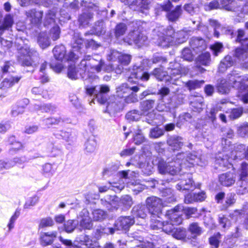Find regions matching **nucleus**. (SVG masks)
I'll use <instances>...</instances> for the list:
<instances>
[{
  "instance_id": "nucleus-1",
  "label": "nucleus",
  "mask_w": 248,
  "mask_h": 248,
  "mask_svg": "<svg viewBox=\"0 0 248 248\" xmlns=\"http://www.w3.org/2000/svg\"><path fill=\"white\" fill-rule=\"evenodd\" d=\"M248 81V76H241L238 74L232 72L229 74L226 79H222L217 84V90L222 94L228 93L232 88L236 89L240 87L242 82Z\"/></svg>"
},
{
  "instance_id": "nucleus-2",
  "label": "nucleus",
  "mask_w": 248,
  "mask_h": 248,
  "mask_svg": "<svg viewBox=\"0 0 248 248\" xmlns=\"http://www.w3.org/2000/svg\"><path fill=\"white\" fill-rule=\"evenodd\" d=\"M185 155L184 154H178L171 162L166 163L164 161H160L158 165V170L160 173H169L171 175L177 174L181 170L183 165L180 162L182 157L184 158Z\"/></svg>"
},
{
  "instance_id": "nucleus-3",
  "label": "nucleus",
  "mask_w": 248,
  "mask_h": 248,
  "mask_svg": "<svg viewBox=\"0 0 248 248\" xmlns=\"http://www.w3.org/2000/svg\"><path fill=\"white\" fill-rule=\"evenodd\" d=\"M96 58H92L90 56H85L80 62V68H83L85 72L95 73L101 71L104 62L100 57Z\"/></svg>"
},
{
  "instance_id": "nucleus-4",
  "label": "nucleus",
  "mask_w": 248,
  "mask_h": 248,
  "mask_svg": "<svg viewBox=\"0 0 248 248\" xmlns=\"http://www.w3.org/2000/svg\"><path fill=\"white\" fill-rule=\"evenodd\" d=\"M237 2L233 0H221L220 4L217 0H214L208 4L205 5V9L206 11L217 9H223L228 11L236 12L239 11Z\"/></svg>"
},
{
  "instance_id": "nucleus-5",
  "label": "nucleus",
  "mask_w": 248,
  "mask_h": 248,
  "mask_svg": "<svg viewBox=\"0 0 248 248\" xmlns=\"http://www.w3.org/2000/svg\"><path fill=\"white\" fill-rule=\"evenodd\" d=\"M237 185L238 194L243 195L248 192V164L246 163L241 165Z\"/></svg>"
},
{
  "instance_id": "nucleus-6",
  "label": "nucleus",
  "mask_w": 248,
  "mask_h": 248,
  "mask_svg": "<svg viewBox=\"0 0 248 248\" xmlns=\"http://www.w3.org/2000/svg\"><path fill=\"white\" fill-rule=\"evenodd\" d=\"M157 31L161 32L162 35L158 39V45L166 47L175 44L172 34H174V30L171 27H168L166 29L162 27L159 28Z\"/></svg>"
},
{
  "instance_id": "nucleus-7",
  "label": "nucleus",
  "mask_w": 248,
  "mask_h": 248,
  "mask_svg": "<svg viewBox=\"0 0 248 248\" xmlns=\"http://www.w3.org/2000/svg\"><path fill=\"white\" fill-rule=\"evenodd\" d=\"M146 205L149 213L152 216H156L157 218H160L162 214L163 203L162 200L156 197H151L146 199Z\"/></svg>"
},
{
  "instance_id": "nucleus-8",
  "label": "nucleus",
  "mask_w": 248,
  "mask_h": 248,
  "mask_svg": "<svg viewBox=\"0 0 248 248\" xmlns=\"http://www.w3.org/2000/svg\"><path fill=\"white\" fill-rule=\"evenodd\" d=\"M124 40L129 45L135 44L138 46L140 47L146 43L147 37L137 30L130 32Z\"/></svg>"
},
{
  "instance_id": "nucleus-9",
  "label": "nucleus",
  "mask_w": 248,
  "mask_h": 248,
  "mask_svg": "<svg viewBox=\"0 0 248 248\" xmlns=\"http://www.w3.org/2000/svg\"><path fill=\"white\" fill-rule=\"evenodd\" d=\"M188 72L187 68L182 67L181 65L176 62H171L169 64L168 67V74L170 75L169 76V80L170 78H175L176 77H180L182 75H186Z\"/></svg>"
},
{
  "instance_id": "nucleus-10",
  "label": "nucleus",
  "mask_w": 248,
  "mask_h": 248,
  "mask_svg": "<svg viewBox=\"0 0 248 248\" xmlns=\"http://www.w3.org/2000/svg\"><path fill=\"white\" fill-rule=\"evenodd\" d=\"M182 210L181 205L176 206L174 208L168 210L166 214V217L170 221L175 225H179L182 222Z\"/></svg>"
},
{
  "instance_id": "nucleus-11",
  "label": "nucleus",
  "mask_w": 248,
  "mask_h": 248,
  "mask_svg": "<svg viewBox=\"0 0 248 248\" xmlns=\"http://www.w3.org/2000/svg\"><path fill=\"white\" fill-rule=\"evenodd\" d=\"M79 226L83 229H91L93 227V222L90 214L86 209H83L78 217Z\"/></svg>"
},
{
  "instance_id": "nucleus-12",
  "label": "nucleus",
  "mask_w": 248,
  "mask_h": 248,
  "mask_svg": "<svg viewBox=\"0 0 248 248\" xmlns=\"http://www.w3.org/2000/svg\"><path fill=\"white\" fill-rule=\"evenodd\" d=\"M110 198L111 199L109 202L110 204L115 208H117L120 204H122L125 207H130L133 204L132 198L128 195L123 196L120 199L115 196H111Z\"/></svg>"
},
{
  "instance_id": "nucleus-13",
  "label": "nucleus",
  "mask_w": 248,
  "mask_h": 248,
  "mask_svg": "<svg viewBox=\"0 0 248 248\" xmlns=\"http://www.w3.org/2000/svg\"><path fill=\"white\" fill-rule=\"evenodd\" d=\"M130 75L128 77V80L130 82H136V81L133 80L135 78L136 79H140L142 81H147L149 79L150 75L144 72L142 69L140 67L133 66L130 70Z\"/></svg>"
},
{
  "instance_id": "nucleus-14",
  "label": "nucleus",
  "mask_w": 248,
  "mask_h": 248,
  "mask_svg": "<svg viewBox=\"0 0 248 248\" xmlns=\"http://www.w3.org/2000/svg\"><path fill=\"white\" fill-rule=\"evenodd\" d=\"M176 188L179 190L193 189L195 186L191 179V175L188 173L184 175L180 182L177 185Z\"/></svg>"
},
{
  "instance_id": "nucleus-15",
  "label": "nucleus",
  "mask_w": 248,
  "mask_h": 248,
  "mask_svg": "<svg viewBox=\"0 0 248 248\" xmlns=\"http://www.w3.org/2000/svg\"><path fill=\"white\" fill-rule=\"evenodd\" d=\"M134 223L133 218L130 217H121L116 221L115 226L117 230H127Z\"/></svg>"
},
{
  "instance_id": "nucleus-16",
  "label": "nucleus",
  "mask_w": 248,
  "mask_h": 248,
  "mask_svg": "<svg viewBox=\"0 0 248 248\" xmlns=\"http://www.w3.org/2000/svg\"><path fill=\"white\" fill-rule=\"evenodd\" d=\"M57 235L56 232H41L39 237L41 245L43 246H46L52 244L56 238Z\"/></svg>"
},
{
  "instance_id": "nucleus-17",
  "label": "nucleus",
  "mask_w": 248,
  "mask_h": 248,
  "mask_svg": "<svg viewBox=\"0 0 248 248\" xmlns=\"http://www.w3.org/2000/svg\"><path fill=\"white\" fill-rule=\"evenodd\" d=\"M26 15L32 23L38 24L42 20L43 12L36 11L35 9L29 10L26 12Z\"/></svg>"
},
{
  "instance_id": "nucleus-18",
  "label": "nucleus",
  "mask_w": 248,
  "mask_h": 248,
  "mask_svg": "<svg viewBox=\"0 0 248 248\" xmlns=\"http://www.w3.org/2000/svg\"><path fill=\"white\" fill-rule=\"evenodd\" d=\"M190 106L192 110L198 113L203 110V98L201 96L192 97L191 98Z\"/></svg>"
},
{
  "instance_id": "nucleus-19",
  "label": "nucleus",
  "mask_w": 248,
  "mask_h": 248,
  "mask_svg": "<svg viewBox=\"0 0 248 248\" xmlns=\"http://www.w3.org/2000/svg\"><path fill=\"white\" fill-rule=\"evenodd\" d=\"M220 183L226 186H230L235 183L234 175L232 173L228 172L223 173L219 176Z\"/></svg>"
},
{
  "instance_id": "nucleus-20",
  "label": "nucleus",
  "mask_w": 248,
  "mask_h": 248,
  "mask_svg": "<svg viewBox=\"0 0 248 248\" xmlns=\"http://www.w3.org/2000/svg\"><path fill=\"white\" fill-rule=\"evenodd\" d=\"M238 90L237 96L245 103H248V81L242 82Z\"/></svg>"
},
{
  "instance_id": "nucleus-21",
  "label": "nucleus",
  "mask_w": 248,
  "mask_h": 248,
  "mask_svg": "<svg viewBox=\"0 0 248 248\" xmlns=\"http://www.w3.org/2000/svg\"><path fill=\"white\" fill-rule=\"evenodd\" d=\"M167 143L171 150H178L183 145V139L180 137L172 136L169 138Z\"/></svg>"
},
{
  "instance_id": "nucleus-22",
  "label": "nucleus",
  "mask_w": 248,
  "mask_h": 248,
  "mask_svg": "<svg viewBox=\"0 0 248 248\" xmlns=\"http://www.w3.org/2000/svg\"><path fill=\"white\" fill-rule=\"evenodd\" d=\"M234 56L240 61L244 62L243 66L246 68H248V55L244 48L237 47L235 50Z\"/></svg>"
},
{
  "instance_id": "nucleus-23",
  "label": "nucleus",
  "mask_w": 248,
  "mask_h": 248,
  "mask_svg": "<svg viewBox=\"0 0 248 248\" xmlns=\"http://www.w3.org/2000/svg\"><path fill=\"white\" fill-rule=\"evenodd\" d=\"M111 56L113 58H117L118 59L119 62L122 65H128L131 60V55L119 53L116 51L111 53Z\"/></svg>"
},
{
  "instance_id": "nucleus-24",
  "label": "nucleus",
  "mask_w": 248,
  "mask_h": 248,
  "mask_svg": "<svg viewBox=\"0 0 248 248\" xmlns=\"http://www.w3.org/2000/svg\"><path fill=\"white\" fill-rule=\"evenodd\" d=\"M155 101L148 100L143 101L140 103V113L143 115H148L150 114L154 106Z\"/></svg>"
},
{
  "instance_id": "nucleus-25",
  "label": "nucleus",
  "mask_w": 248,
  "mask_h": 248,
  "mask_svg": "<svg viewBox=\"0 0 248 248\" xmlns=\"http://www.w3.org/2000/svg\"><path fill=\"white\" fill-rule=\"evenodd\" d=\"M29 103V100L28 99L25 98L19 101L17 105L15 106L12 110V115L16 117L19 114H22L24 112V108Z\"/></svg>"
},
{
  "instance_id": "nucleus-26",
  "label": "nucleus",
  "mask_w": 248,
  "mask_h": 248,
  "mask_svg": "<svg viewBox=\"0 0 248 248\" xmlns=\"http://www.w3.org/2000/svg\"><path fill=\"white\" fill-rule=\"evenodd\" d=\"M139 167L146 175H149L153 171L154 164L153 161L149 159L146 160L145 162H140L139 164Z\"/></svg>"
},
{
  "instance_id": "nucleus-27",
  "label": "nucleus",
  "mask_w": 248,
  "mask_h": 248,
  "mask_svg": "<svg viewBox=\"0 0 248 248\" xmlns=\"http://www.w3.org/2000/svg\"><path fill=\"white\" fill-rule=\"evenodd\" d=\"M21 79V77H15L9 78H5L0 84V89L5 90L12 87L15 83H17Z\"/></svg>"
},
{
  "instance_id": "nucleus-28",
  "label": "nucleus",
  "mask_w": 248,
  "mask_h": 248,
  "mask_svg": "<svg viewBox=\"0 0 248 248\" xmlns=\"http://www.w3.org/2000/svg\"><path fill=\"white\" fill-rule=\"evenodd\" d=\"M152 74L159 80L169 81L167 71H164L162 67L155 69L152 72Z\"/></svg>"
},
{
  "instance_id": "nucleus-29",
  "label": "nucleus",
  "mask_w": 248,
  "mask_h": 248,
  "mask_svg": "<svg viewBox=\"0 0 248 248\" xmlns=\"http://www.w3.org/2000/svg\"><path fill=\"white\" fill-rule=\"evenodd\" d=\"M182 14L181 5H177L175 9L167 14V17L170 21H175L178 19Z\"/></svg>"
},
{
  "instance_id": "nucleus-30",
  "label": "nucleus",
  "mask_w": 248,
  "mask_h": 248,
  "mask_svg": "<svg viewBox=\"0 0 248 248\" xmlns=\"http://www.w3.org/2000/svg\"><path fill=\"white\" fill-rule=\"evenodd\" d=\"M14 23L13 16L11 15H6L4 18L2 24L0 25V34L5 30L11 28Z\"/></svg>"
},
{
  "instance_id": "nucleus-31",
  "label": "nucleus",
  "mask_w": 248,
  "mask_h": 248,
  "mask_svg": "<svg viewBox=\"0 0 248 248\" xmlns=\"http://www.w3.org/2000/svg\"><path fill=\"white\" fill-rule=\"evenodd\" d=\"M181 154H184L185 155V157H182L180 160L182 165L186 167H191L194 164V160L196 159V156L191 154H187L184 153Z\"/></svg>"
},
{
  "instance_id": "nucleus-32",
  "label": "nucleus",
  "mask_w": 248,
  "mask_h": 248,
  "mask_svg": "<svg viewBox=\"0 0 248 248\" xmlns=\"http://www.w3.org/2000/svg\"><path fill=\"white\" fill-rule=\"evenodd\" d=\"M211 61L210 54L209 52H205L200 55L197 59L198 65H208Z\"/></svg>"
},
{
  "instance_id": "nucleus-33",
  "label": "nucleus",
  "mask_w": 248,
  "mask_h": 248,
  "mask_svg": "<svg viewBox=\"0 0 248 248\" xmlns=\"http://www.w3.org/2000/svg\"><path fill=\"white\" fill-rule=\"evenodd\" d=\"M30 49L29 48L26 47L25 48L22 47L20 49V53L23 54L24 56H27L25 59L22 61V65L23 66H32V62L31 60V58L30 57Z\"/></svg>"
},
{
  "instance_id": "nucleus-34",
  "label": "nucleus",
  "mask_w": 248,
  "mask_h": 248,
  "mask_svg": "<svg viewBox=\"0 0 248 248\" xmlns=\"http://www.w3.org/2000/svg\"><path fill=\"white\" fill-rule=\"evenodd\" d=\"M133 212L136 216L144 218L147 215L146 207L143 205H138L133 208Z\"/></svg>"
},
{
  "instance_id": "nucleus-35",
  "label": "nucleus",
  "mask_w": 248,
  "mask_h": 248,
  "mask_svg": "<svg viewBox=\"0 0 248 248\" xmlns=\"http://www.w3.org/2000/svg\"><path fill=\"white\" fill-rule=\"evenodd\" d=\"M53 52L55 58L59 61H61L64 58L65 55V48L62 46H56L53 50Z\"/></svg>"
},
{
  "instance_id": "nucleus-36",
  "label": "nucleus",
  "mask_w": 248,
  "mask_h": 248,
  "mask_svg": "<svg viewBox=\"0 0 248 248\" xmlns=\"http://www.w3.org/2000/svg\"><path fill=\"white\" fill-rule=\"evenodd\" d=\"M186 37L187 34L184 31H180L177 32L174 31V34H172L175 44L183 43L186 41Z\"/></svg>"
},
{
  "instance_id": "nucleus-37",
  "label": "nucleus",
  "mask_w": 248,
  "mask_h": 248,
  "mask_svg": "<svg viewBox=\"0 0 248 248\" xmlns=\"http://www.w3.org/2000/svg\"><path fill=\"white\" fill-rule=\"evenodd\" d=\"M188 231L191 233L193 238L200 235L202 232V228L199 226L197 223L195 222L189 225Z\"/></svg>"
},
{
  "instance_id": "nucleus-38",
  "label": "nucleus",
  "mask_w": 248,
  "mask_h": 248,
  "mask_svg": "<svg viewBox=\"0 0 248 248\" xmlns=\"http://www.w3.org/2000/svg\"><path fill=\"white\" fill-rule=\"evenodd\" d=\"M116 92L119 96L123 97L130 93V89L126 84L124 83L116 88Z\"/></svg>"
},
{
  "instance_id": "nucleus-39",
  "label": "nucleus",
  "mask_w": 248,
  "mask_h": 248,
  "mask_svg": "<svg viewBox=\"0 0 248 248\" xmlns=\"http://www.w3.org/2000/svg\"><path fill=\"white\" fill-rule=\"evenodd\" d=\"M127 30L126 25L124 23H119L116 25L115 28V36L116 38L119 37L123 35Z\"/></svg>"
},
{
  "instance_id": "nucleus-40",
  "label": "nucleus",
  "mask_w": 248,
  "mask_h": 248,
  "mask_svg": "<svg viewBox=\"0 0 248 248\" xmlns=\"http://www.w3.org/2000/svg\"><path fill=\"white\" fill-rule=\"evenodd\" d=\"M243 113V108L242 107L233 108L231 109L229 117L231 120H233L240 117Z\"/></svg>"
},
{
  "instance_id": "nucleus-41",
  "label": "nucleus",
  "mask_w": 248,
  "mask_h": 248,
  "mask_svg": "<svg viewBox=\"0 0 248 248\" xmlns=\"http://www.w3.org/2000/svg\"><path fill=\"white\" fill-rule=\"evenodd\" d=\"M164 134V131L163 129L155 127L150 129L149 136L151 139H157L163 136Z\"/></svg>"
},
{
  "instance_id": "nucleus-42",
  "label": "nucleus",
  "mask_w": 248,
  "mask_h": 248,
  "mask_svg": "<svg viewBox=\"0 0 248 248\" xmlns=\"http://www.w3.org/2000/svg\"><path fill=\"white\" fill-rule=\"evenodd\" d=\"M156 217H157L156 216H152L150 227L153 230L157 231L162 229L163 222L155 218Z\"/></svg>"
},
{
  "instance_id": "nucleus-43",
  "label": "nucleus",
  "mask_w": 248,
  "mask_h": 248,
  "mask_svg": "<svg viewBox=\"0 0 248 248\" xmlns=\"http://www.w3.org/2000/svg\"><path fill=\"white\" fill-rule=\"evenodd\" d=\"M190 45L193 49L200 47L203 48L205 46V42L202 39L193 38L191 40Z\"/></svg>"
},
{
  "instance_id": "nucleus-44",
  "label": "nucleus",
  "mask_w": 248,
  "mask_h": 248,
  "mask_svg": "<svg viewBox=\"0 0 248 248\" xmlns=\"http://www.w3.org/2000/svg\"><path fill=\"white\" fill-rule=\"evenodd\" d=\"M141 115V113L140 114L138 111L134 110L128 112L125 117L129 121H137L140 119Z\"/></svg>"
},
{
  "instance_id": "nucleus-45",
  "label": "nucleus",
  "mask_w": 248,
  "mask_h": 248,
  "mask_svg": "<svg viewBox=\"0 0 248 248\" xmlns=\"http://www.w3.org/2000/svg\"><path fill=\"white\" fill-rule=\"evenodd\" d=\"M171 235L176 239H183L186 236V232L184 229L178 228L174 229L171 233Z\"/></svg>"
},
{
  "instance_id": "nucleus-46",
  "label": "nucleus",
  "mask_w": 248,
  "mask_h": 248,
  "mask_svg": "<svg viewBox=\"0 0 248 248\" xmlns=\"http://www.w3.org/2000/svg\"><path fill=\"white\" fill-rule=\"evenodd\" d=\"M203 83V80H190L186 83V86L189 90H192L200 88Z\"/></svg>"
},
{
  "instance_id": "nucleus-47",
  "label": "nucleus",
  "mask_w": 248,
  "mask_h": 248,
  "mask_svg": "<svg viewBox=\"0 0 248 248\" xmlns=\"http://www.w3.org/2000/svg\"><path fill=\"white\" fill-rule=\"evenodd\" d=\"M175 224L172 223L171 221H163L162 224V230L166 233L171 234L173 231L174 230L173 226Z\"/></svg>"
},
{
  "instance_id": "nucleus-48",
  "label": "nucleus",
  "mask_w": 248,
  "mask_h": 248,
  "mask_svg": "<svg viewBox=\"0 0 248 248\" xmlns=\"http://www.w3.org/2000/svg\"><path fill=\"white\" fill-rule=\"evenodd\" d=\"M55 13L52 11H49L46 15L44 19V25L47 26L54 22Z\"/></svg>"
},
{
  "instance_id": "nucleus-49",
  "label": "nucleus",
  "mask_w": 248,
  "mask_h": 248,
  "mask_svg": "<svg viewBox=\"0 0 248 248\" xmlns=\"http://www.w3.org/2000/svg\"><path fill=\"white\" fill-rule=\"evenodd\" d=\"M173 5L171 2L170 0H168L166 3L163 4V5H158L155 8V10H156V13L158 14V12L159 11H169L172 7Z\"/></svg>"
},
{
  "instance_id": "nucleus-50",
  "label": "nucleus",
  "mask_w": 248,
  "mask_h": 248,
  "mask_svg": "<svg viewBox=\"0 0 248 248\" xmlns=\"http://www.w3.org/2000/svg\"><path fill=\"white\" fill-rule=\"evenodd\" d=\"M96 145L97 143L94 139H90L85 144V149L88 152H93L96 149Z\"/></svg>"
},
{
  "instance_id": "nucleus-51",
  "label": "nucleus",
  "mask_w": 248,
  "mask_h": 248,
  "mask_svg": "<svg viewBox=\"0 0 248 248\" xmlns=\"http://www.w3.org/2000/svg\"><path fill=\"white\" fill-rule=\"evenodd\" d=\"M93 216L94 220L98 221L103 219L106 217V214L104 211L100 209H96L93 212Z\"/></svg>"
},
{
  "instance_id": "nucleus-52",
  "label": "nucleus",
  "mask_w": 248,
  "mask_h": 248,
  "mask_svg": "<svg viewBox=\"0 0 248 248\" xmlns=\"http://www.w3.org/2000/svg\"><path fill=\"white\" fill-rule=\"evenodd\" d=\"M38 43L40 46L42 48H45L50 45V42L48 38L46 35L41 34L38 38Z\"/></svg>"
},
{
  "instance_id": "nucleus-53",
  "label": "nucleus",
  "mask_w": 248,
  "mask_h": 248,
  "mask_svg": "<svg viewBox=\"0 0 248 248\" xmlns=\"http://www.w3.org/2000/svg\"><path fill=\"white\" fill-rule=\"evenodd\" d=\"M181 56L184 60L188 61H191L194 58L191 50L187 48H185L183 50Z\"/></svg>"
},
{
  "instance_id": "nucleus-54",
  "label": "nucleus",
  "mask_w": 248,
  "mask_h": 248,
  "mask_svg": "<svg viewBox=\"0 0 248 248\" xmlns=\"http://www.w3.org/2000/svg\"><path fill=\"white\" fill-rule=\"evenodd\" d=\"M9 142L12 145L11 150L14 151H17L22 148V144L18 141H16L14 137H11L9 139Z\"/></svg>"
},
{
  "instance_id": "nucleus-55",
  "label": "nucleus",
  "mask_w": 248,
  "mask_h": 248,
  "mask_svg": "<svg viewBox=\"0 0 248 248\" xmlns=\"http://www.w3.org/2000/svg\"><path fill=\"white\" fill-rule=\"evenodd\" d=\"M76 227V224L74 223V220H68L64 224V229L67 232H72Z\"/></svg>"
},
{
  "instance_id": "nucleus-56",
  "label": "nucleus",
  "mask_w": 248,
  "mask_h": 248,
  "mask_svg": "<svg viewBox=\"0 0 248 248\" xmlns=\"http://www.w3.org/2000/svg\"><path fill=\"white\" fill-rule=\"evenodd\" d=\"M60 33L59 27L55 26L50 30V36L54 41L56 40L59 38Z\"/></svg>"
},
{
  "instance_id": "nucleus-57",
  "label": "nucleus",
  "mask_w": 248,
  "mask_h": 248,
  "mask_svg": "<svg viewBox=\"0 0 248 248\" xmlns=\"http://www.w3.org/2000/svg\"><path fill=\"white\" fill-rule=\"evenodd\" d=\"M237 132L241 137H248V124H244L240 126L237 130Z\"/></svg>"
},
{
  "instance_id": "nucleus-58",
  "label": "nucleus",
  "mask_w": 248,
  "mask_h": 248,
  "mask_svg": "<svg viewBox=\"0 0 248 248\" xmlns=\"http://www.w3.org/2000/svg\"><path fill=\"white\" fill-rule=\"evenodd\" d=\"M145 138L141 133V131H139L134 136V141L137 145L141 144L144 141Z\"/></svg>"
},
{
  "instance_id": "nucleus-59",
  "label": "nucleus",
  "mask_w": 248,
  "mask_h": 248,
  "mask_svg": "<svg viewBox=\"0 0 248 248\" xmlns=\"http://www.w3.org/2000/svg\"><path fill=\"white\" fill-rule=\"evenodd\" d=\"M248 38V37L246 36L245 31L243 30L239 29L237 31L236 41L243 44V42H245Z\"/></svg>"
},
{
  "instance_id": "nucleus-60",
  "label": "nucleus",
  "mask_w": 248,
  "mask_h": 248,
  "mask_svg": "<svg viewBox=\"0 0 248 248\" xmlns=\"http://www.w3.org/2000/svg\"><path fill=\"white\" fill-rule=\"evenodd\" d=\"M53 225V220L51 218H45L42 219L39 225V227L41 228L51 226Z\"/></svg>"
},
{
  "instance_id": "nucleus-61",
  "label": "nucleus",
  "mask_w": 248,
  "mask_h": 248,
  "mask_svg": "<svg viewBox=\"0 0 248 248\" xmlns=\"http://www.w3.org/2000/svg\"><path fill=\"white\" fill-rule=\"evenodd\" d=\"M112 186L114 188V190L117 191H120L124 187V183L123 179H120L118 183H110Z\"/></svg>"
},
{
  "instance_id": "nucleus-62",
  "label": "nucleus",
  "mask_w": 248,
  "mask_h": 248,
  "mask_svg": "<svg viewBox=\"0 0 248 248\" xmlns=\"http://www.w3.org/2000/svg\"><path fill=\"white\" fill-rule=\"evenodd\" d=\"M197 212V209L194 207H183L182 212H183L188 217H191L192 215L195 214Z\"/></svg>"
},
{
  "instance_id": "nucleus-63",
  "label": "nucleus",
  "mask_w": 248,
  "mask_h": 248,
  "mask_svg": "<svg viewBox=\"0 0 248 248\" xmlns=\"http://www.w3.org/2000/svg\"><path fill=\"white\" fill-rule=\"evenodd\" d=\"M223 47L221 43H217L211 46V48L213 51V53L215 56H217L218 53L220 52Z\"/></svg>"
},
{
  "instance_id": "nucleus-64",
  "label": "nucleus",
  "mask_w": 248,
  "mask_h": 248,
  "mask_svg": "<svg viewBox=\"0 0 248 248\" xmlns=\"http://www.w3.org/2000/svg\"><path fill=\"white\" fill-rule=\"evenodd\" d=\"M67 75L72 79H76L78 78L77 72L75 66H71L69 67Z\"/></svg>"
}]
</instances>
